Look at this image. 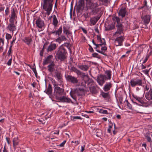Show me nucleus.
Masks as SVG:
<instances>
[{"instance_id":"1","label":"nucleus","mask_w":152,"mask_h":152,"mask_svg":"<svg viewBox=\"0 0 152 152\" xmlns=\"http://www.w3.org/2000/svg\"><path fill=\"white\" fill-rule=\"evenodd\" d=\"M53 0H43L42 6L43 9L46 11V14L49 15L50 13L53 6Z\"/></svg>"},{"instance_id":"2","label":"nucleus","mask_w":152,"mask_h":152,"mask_svg":"<svg viewBox=\"0 0 152 152\" xmlns=\"http://www.w3.org/2000/svg\"><path fill=\"white\" fill-rule=\"evenodd\" d=\"M66 53V50L62 46L59 47L55 56L56 60L64 61L66 58L65 55Z\"/></svg>"},{"instance_id":"3","label":"nucleus","mask_w":152,"mask_h":152,"mask_svg":"<svg viewBox=\"0 0 152 152\" xmlns=\"http://www.w3.org/2000/svg\"><path fill=\"white\" fill-rule=\"evenodd\" d=\"M132 96L133 97L132 101L134 104L141 106H144L147 104L146 102H145L144 98L142 97H140L134 94H133Z\"/></svg>"},{"instance_id":"4","label":"nucleus","mask_w":152,"mask_h":152,"mask_svg":"<svg viewBox=\"0 0 152 152\" xmlns=\"http://www.w3.org/2000/svg\"><path fill=\"white\" fill-rule=\"evenodd\" d=\"M84 89L83 88H77L70 92V94L71 96L73 99H76L75 97L73 96L77 95L78 96H82L84 94Z\"/></svg>"},{"instance_id":"5","label":"nucleus","mask_w":152,"mask_h":152,"mask_svg":"<svg viewBox=\"0 0 152 152\" xmlns=\"http://www.w3.org/2000/svg\"><path fill=\"white\" fill-rule=\"evenodd\" d=\"M54 94L57 99H59L60 97L64 94V89L58 86H56L54 89Z\"/></svg>"},{"instance_id":"6","label":"nucleus","mask_w":152,"mask_h":152,"mask_svg":"<svg viewBox=\"0 0 152 152\" xmlns=\"http://www.w3.org/2000/svg\"><path fill=\"white\" fill-rule=\"evenodd\" d=\"M98 7L99 5L97 2L92 3L90 6V9L91 10L90 13L92 15L97 14L101 9Z\"/></svg>"},{"instance_id":"7","label":"nucleus","mask_w":152,"mask_h":152,"mask_svg":"<svg viewBox=\"0 0 152 152\" xmlns=\"http://www.w3.org/2000/svg\"><path fill=\"white\" fill-rule=\"evenodd\" d=\"M142 84V80L140 79L133 78L132 79L129 85L133 87L137 86H141Z\"/></svg>"},{"instance_id":"8","label":"nucleus","mask_w":152,"mask_h":152,"mask_svg":"<svg viewBox=\"0 0 152 152\" xmlns=\"http://www.w3.org/2000/svg\"><path fill=\"white\" fill-rule=\"evenodd\" d=\"M106 76L104 75L101 74L97 77L96 80L98 84L100 86H102L107 80Z\"/></svg>"},{"instance_id":"9","label":"nucleus","mask_w":152,"mask_h":152,"mask_svg":"<svg viewBox=\"0 0 152 152\" xmlns=\"http://www.w3.org/2000/svg\"><path fill=\"white\" fill-rule=\"evenodd\" d=\"M65 76L66 80L70 82L73 84L77 83L78 82L77 77H75L72 75H65Z\"/></svg>"},{"instance_id":"10","label":"nucleus","mask_w":152,"mask_h":152,"mask_svg":"<svg viewBox=\"0 0 152 152\" xmlns=\"http://www.w3.org/2000/svg\"><path fill=\"white\" fill-rule=\"evenodd\" d=\"M124 39V37L123 36L117 37L115 39L114 43L115 45L116 46L122 45Z\"/></svg>"},{"instance_id":"11","label":"nucleus","mask_w":152,"mask_h":152,"mask_svg":"<svg viewBox=\"0 0 152 152\" xmlns=\"http://www.w3.org/2000/svg\"><path fill=\"white\" fill-rule=\"evenodd\" d=\"M85 6L84 0H79L77 7V10L79 12L83 10Z\"/></svg>"},{"instance_id":"12","label":"nucleus","mask_w":152,"mask_h":152,"mask_svg":"<svg viewBox=\"0 0 152 152\" xmlns=\"http://www.w3.org/2000/svg\"><path fill=\"white\" fill-rule=\"evenodd\" d=\"M10 23L8 24L7 27V28L10 31H12V34H13L14 31L16 30V27L14 23L13 20H12V21L11 20H10Z\"/></svg>"},{"instance_id":"13","label":"nucleus","mask_w":152,"mask_h":152,"mask_svg":"<svg viewBox=\"0 0 152 152\" xmlns=\"http://www.w3.org/2000/svg\"><path fill=\"white\" fill-rule=\"evenodd\" d=\"M36 24L37 26L40 28H42L45 25L44 21L40 18H38L36 20Z\"/></svg>"},{"instance_id":"14","label":"nucleus","mask_w":152,"mask_h":152,"mask_svg":"<svg viewBox=\"0 0 152 152\" xmlns=\"http://www.w3.org/2000/svg\"><path fill=\"white\" fill-rule=\"evenodd\" d=\"M116 27H117V31L115 33V35L118 34L117 36H118L123 32V28L121 23H118Z\"/></svg>"},{"instance_id":"15","label":"nucleus","mask_w":152,"mask_h":152,"mask_svg":"<svg viewBox=\"0 0 152 152\" xmlns=\"http://www.w3.org/2000/svg\"><path fill=\"white\" fill-rule=\"evenodd\" d=\"M55 65L54 61H52L48 66V70L50 73H53L56 70L55 69Z\"/></svg>"},{"instance_id":"16","label":"nucleus","mask_w":152,"mask_h":152,"mask_svg":"<svg viewBox=\"0 0 152 152\" xmlns=\"http://www.w3.org/2000/svg\"><path fill=\"white\" fill-rule=\"evenodd\" d=\"M53 57V56L51 55H50L48 56L44 59L42 63L43 64L45 65L47 64L48 63H51L52 61Z\"/></svg>"},{"instance_id":"17","label":"nucleus","mask_w":152,"mask_h":152,"mask_svg":"<svg viewBox=\"0 0 152 152\" xmlns=\"http://www.w3.org/2000/svg\"><path fill=\"white\" fill-rule=\"evenodd\" d=\"M54 73L55 74L54 77L57 78V80L61 81L62 75L61 72L56 69Z\"/></svg>"},{"instance_id":"18","label":"nucleus","mask_w":152,"mask_h":152,"mask_svg":"<svg viewBox=\"0 0 152 152\" xmlns=\"http://www.w3.org/2000/svg\"><path fill=\"white\" fill-rule=\"evenodd\" d=\"M113 84L111 82L106 83L104 87L103 88V90L104 91L107 92L109 91L112 87Z\"/></svg>"},{"instance_id":"19","label":"nucleus","mask_w":152,"mask_h":152,"mask_svg":"<svg viewBox=\"0 0 152 152\" xmlns=\"http://www.w3.org/2000/svg\"><path fill=\"white\" fill-rule=\"evenodd\" d=\"M58 99H59L62 102L69 103L71 102H72L70 98L64 96L60 97Z\"/></svg>"},{"instance_id":"20","label":"nucleus","mask_w":152,"mask_h":152,"mask_svg":"<svg viewBox=\"0 0 152 152\" xmlns=\"http://www.w3.org/2000/svg\"><path fill=\"white\" fill-rule=\"evenodd\" d=\"M143 20H144V22L145 24H148L150 20L151 16L149 15H146L143 17H141Z\"/></svg>"},{"instance_id":"21","label":"nucleus","mask_w":152,"mask_h":152,"mask_svg":"<svg viewBox=\"0 0 152 152\" xmlns=\"http://www.w3.org/2000/svg\"><path fill=\"white\" fill-rule=\"evenodd\" d=\"M145 97L148 100L152 99V89L150 88L149 91L145 95Z\"/></svg>"},{"instance_id":"22","label":"nucleus","mask_w":152,"mask_h":152,"mask_svg":"<svg viewBox=\"0 0 152 152\" xmlns=\"http://www.w3.org/2000/svg\"><path fill=\"white\" fill-rule=\"evenodd\" d=\"M100 18V17H94L91 18L90 19V22L91 24L93 25H95L97 22Z\"/></svg>"},{"instance_id":"23","label":"nucleus","mask_w":152,"mask_h":152,"mask_svg":"<svg viewBox=\"0 0 152 152\" xmlns=\"http://www.w3.org/2000/svg\"><path fill=\"white\" fill-rule=\"evenodd\" d=\"M56 47V44L54 43L51 44L49 46L47 49V51L48 52H50L53 50H55Z\"/></svg>"},{"instance_id":"24","label":"nucleus","mask_w":152,"mask_h":152,"mask_svg":"<svg viewBox=\"0 0 152 152\" xmlns=\"http://www.w3.org/2000/svg\"><path fill=\"white\" fill-rule=\"evenodd\" d=\"M13 142V147L15 149L16 148V146L19 144V140L18 137H14L12 140Z\"/></svg>"},{"instance_id":"25","label":"nucleus","mask_w":152,"mask_h":152,"mask_svg":"<svg viewBox=\"0 0 152 152\" xmlns=\"http://www.w3.org/2000/svg\"><path fill=\"white\" fill-rule=\"evenodd\" d=\"M78 67L80 69L84 71H87L89 68L88 66L86 65H79Z\"/></svg>"},{"instance_id":"26","label":"nucleus","mask_w":152,"mask_h":152,"mask_svg":"<svg viewBox=\"0 0 152 152\" xmlns=\"http://www.w3.org/2000/svg\"><path fill=\"white\" fill-rule=\"evenodd\" d=\"M111 71L110 70H106L105 72V75L106 76V79L107 80H110L111 77Z\"/></svg>"},{"instance_id":"27","label":"nucleus","mask_w":152,"mask_h":152,"mask_svg":"<svg viewBox=\"0 0 152 152\" xmlns=\"http://www.w3.org/2000/svg\"><path fill=\"white\" fill-rule=\"evenodd\" d=\"M52 91V89L51 87V86L50 84H49L48 86L47 89L44 92L50 95L51 94Z\"/></svg>"},{"instance_id":"28","label":"nucleus","mask_w":152,"mask_h":152,"mask_svg":"<svg viewBox=\"0 0 152 152\" xmlns=\"http://www.w3.org/2000/svg\"><path fill=\"white\" fill-rule=\"evenodd\" d=\"M66 40V39L65 37L62 35L56 39V40L57 42L60 43L62 41Z\"/></svg>"},{"instance_id":"29","label":"nucleus","mask_w":152,"mask_h":152,"mask_svg":"<svg viewBox=\"0 0 152 152\" xmlns=\"http://www.w3.org/2000/svg\"><path fill=\"white\" fill-rule=\"evenodd\" d=\"M126 12V11L125 8L121 9L119 12V15L123 18L125 16Z\"/></svg>"},{"instance_id":"30","label":"nucleus","mask_w":152,"mask_h":152,"mask_svg":"<svg viewBox=\"0 0 152 152\" xmlns=\"http://www.w3.org/2000/svg\"><path fill=\"white\" fill-rule=\"evenodd\" d=\"M53 18L52 24L55 27H56L58 23V21L55 15H53Z\"/></svg>"},{"instance_id":"31","label":"nucleus","mask_w":152,"mask_h":152,"mask_svg":"<svg viewBox=\"0 0 152 152\" xmlns=\"http://www.w3.org/2000/svg\"><path fill=\"white\" fill-rule=\"evenodd\" d=\"M24 42L28 45H29L32 41L31 38L29 37H26L23 39Z\"/></svg>"},{"instance_id":"32","label":"nucleus","mask_w":152,"mask_h":152,"mask_svg":"<svg viewBox=\"0 0 152 152\" xmlns=\"http://www.w3.org/2000/svg\"><path fill=\"white\" fill-rule=\"evenodd\" d=\"M115 28L114 25L112 23L109 25L107 26L106 27L105 30L106 31H110L111 30Z\"/></svg>"},{"instance_id":"33","label":"nucleus","mask_w":152,"mask_h":152,"mask_svg":"<svg viewBox=\"0 0 152 152\" xmlns=\"http://www.w3.org/2000/svg\"><path fill=\"white\" fill-rule=\"evenodd\" d=\"M15 9L13 8L11 10V17L10 18V20L11 19H12L13 20L15 18Z\"/></svg>"},{"instance_id":"34","label":"nucleus","mask_w":152,"mask_h":152,"mask_svg":"<svg viewBox=\"0 0 152 152\" xmlns=\"http://www.w3.org/2000/svg\"><path fill=\"white\" fill-rule=\"evenodd\" d=\"M46 120L47 118L46 117H44V118H40L37 119L38 121L40 122V123H41L43 124H45L46 122L45 121Z\"/></svg>"},{"instance_id":"35","label":"nucleus","mask_w":152,"mask_h":152,"mask_svg":"<svg viewBox=\"0 0 152 152\" xmlns=\"http://www.w3.org/2000/svg\"><path fill=\"white\" fill-rule=\"evenodd\" d=\"M62 27L61 26L57 31H56V35H60L62 33Z\"/></svg>"},{"instance_id":"36","label":"nucleus","mask_w":152,"mask_h":152,"mask_svg":"<svg viewBox=\"0 0 152 152\" xmlns=\"http://www.w3.org/2000/svg\"><path fill=\"white\" fill-rule=\"evenodd\" d=\"M89 89L90 91L93 93H95L96 92V88L94 86L89 87Z\"/></svg>"},{"instance_id":"37","label":"nucleus","mask_w":152,"mask_h":152,"mask_svg":"<svg viewBox=\"0 0 152 152\" xmlns=\"http://www.w3.org/2000/svg\"><path fill=\"white\" fill-rule=\"evenodd\" d=\"M94 45L96 46V47L94 48L95 49H96V51L98 52H99V53H101L104 55V52H103V51H100L99 50L96 49L97 48H99V46L98 44H96Z\"/></svg>"},{"instance_id":"38","label":"nucleus","mask_w":152,"mask_h":152,"mask_svg":"<svg viewBox=\"0 0 152 152\" xmlns=\"http://www.w3.org/2000/svg\"><path fill=\"white\" fill-rule=\"evenodd\" d=\"M112 19L114 22H116L117 23V24L118 23H120V19L118 17L116 16H114L112 18Z\"/></svg>"},{"instance_id":"39","label":"nucleus","mask_w":152,"mask_h":152,"mask_svg":"<svg viewBox=\"0 0 152 152\" xmlns=\"http://www.w3.org/2000/svg\"><path fill=\"white\" fill-rule=\"evenodd\" d=\"M83 82H85L86 84H87V85H88L90 83H93V81L92 80H89L88 81H86L85 80H83L82 83H83Z\"/></svg>"},{"instance_id":"40","label":"nucleus","mask_w":152,"mask_h":152,"mask_svg":"<svg viewBox=\"0 0 152 152\" xmlns=\"http://www.w3.org/2000/svg\"><path fill=\"white\" fill-rule=\"evenodd\" d=\"M97 40H98V42L102 43L103 42V39H102L100 37L99 35H97Z\"/></svg>"},{"instance_id":"41","label":"nucleus","mask_w":152,"mask_h":152,"mask_svg":"<svg viewBox=\"0 0 152 152\" xmlns=\"http://www.w3.org/2000/svg\"><path fill=\"white\" fill-rule=\"evenodd\" d=\"M99 113L102 114H107L108 113L107 111V110H104L102 109L99 110Z\"/></svg>"},{"instance_id":"42","label":"nucleus","mask_w":152,"mask_h":152,"mask_svg":"<svg viewBox=\"0 0 152 152\" xmlns=\"http://www.w3.org/2000/svg\"><path fill=\"white\" fill-rule=\"evenodd\" d=\"M12 36L10 34L7 33L6 35V39H10L12 38Z\"/></svg>"},{"instance_id":"43","label":"nucleus","mask_w":152,"mask_h":152,"mask_svg":"<svg viewBox=\"0 0 152 152\" xmlns=\"http://www.w3.org/2000/svg\"><path fill=\"white\" fill-rule=\"evenodd\" d=\"M108 95L109 94L108 93H105L104 92H103L102 94V96L104 98L107 97L108 96Z\"/></svg>"},{"instance_id":"44","label":"nucleus","mask_w":152,"mask_h":152,"mask_svg":"<svg viewBox=\"0 0 152 152\" xmlns=\"http://www.w3.org/2000/svg\"><path fill=\"white\" fill-rule=\"evenodd\" d=\"M86 3L89 5L91 4L92 3H94V0H86Z\"/></svg>"},{"instance_id":"45","label":"nucleus","mask_w":152,"mask_h":152,"mask_svg":"<svg viewBox=\"0 0 152 152\" xmlns=\"http://www.w3.org/2000/svg\"><path fill=\"white\" fill-rule=\"evenodd\" d=\"M31 69L32 70L33 72L34 73L35 76L36 77H37V74L36 71V70L35 68H31Z\"/></svg>"},{"instance_id":"46","label":"nucleus","mask_w":152,"mask_h":152,"mask_svg":"<svg viewBox=\"0 0 152 152\" xmlns=\"http://www.w3.org/2000/svg\"><path fill=\"white\" fill-rule=\"evenodd\" d=\"M63 32H64V33L65 34L67 32V31H68L69 30V29L67 28L65 26L63 27Z\"/></svg>"},{"instance_id":"47","label":"nucleus","mask_w":152,"mask_h":152,"mask_svg":"<svg viewBox=\"0 0 152 152\" xmlns=\"http://www.w3.org/2000/svg\"><path fill=\"white\" fill-rule=\"evenodd\" d=\"M103 42L102 43H100V44H98L99 45V46H102L103 45H106V42L104 38L103 39Z\"/></svg>"},{"instance_id":"48","label":"nucleus","mask_w":152,"mask_h":152,"mask_svg":"<svg viewBox=\"0 0 152 152\" xmlns=\"http://www.w3.org/2000/svg\"><path fill=\"white\" fill-rule=\"evenodd\" d=\"M149 56H148V55H146V57H145V59H144V60L143 61V62L142 63L143 64L145 63L148 60V59L149 58Z\"/></svg>"},{"instance_id":"49","label":"nucleus","mask_w":152,"mask_h":152,"mask_svg":"<svg viewBox=\"0 0 152 152\" xmlns=\"http://www.w3.org/2000/svg\"><path fill=\"white\" fill-rule=\"evenodd\" d=\"M71 70L72 71L76 72L77 71V69L75 67H72L71 68Z\"/></svg>"},{"instance_id":"50","label":"nucleus","mask_w":152,"mask_h":152,"mask_svg":"<svg viewBox=\"0 0 152 152\" xmlns=\"http://www.w3.org/2000/svg\"><path fill=\"white\" fill-rule=\"evenodd\" d=\"M126 101L127 103V106L129 107V108H131L132 107L131 105L129 102L127 100H126Z\"/></svg>"},{"instance_id":"51","label":"nucleus","mask_w":152,"mask_h":152,"mask_svg":"<svg viewBox=\"0 0 152 152\" xmlns=\"http://www.w3.org/2000/svg\"><path fill=\"white\" fill-rule=\"evenodd\" d=\"M113 125L111 126H109L108 129H107V132L109 133H111V129L112 128Z\"/></svg>"},{"instance_id":"52","label":"nucleus","mask_w":152,"mask_h":152,"mask_svg":"<svg viewBox=\"0 0 152 152\" xmlns=\"http://www.w3.org/2000/svg\"><path fill=\"white\" fill-rule=\"evenodd\" d=\"M12 58H10L8 62L7 63V64L8 66H10L11 65V63H12Z\"/></svg>"},{"instance_id":"53","label":"nucleus","mask_w":152,"mask_h":152,"mask_svg":"<svg viewBox=\"0 0 152 152\" xmlns=\"http://www.w3.org/2000/svg\"><path fill=\"white\" fill-rule=\"evenodd\" d=\"M92 56L94 57L98 58V54L96 53H94L92 54Z\"/></svg>"},{"instance_id":"54","label":"nucleus","mask_w":152,"mask_h":152,"mask_svg":"<svg viewBox=\"0 0 152 152\" xmlns=\"http://www.w3.org/2000/svg\"><path fill=\"white\" fill-rule=\"evenodd\" d=\"M89 50L91 52H93L94 51V50L92 48V47L90 45H89Z\"/></svg>"},{"instance_id":"55","label":"nucleus","mask_w":152,"mask_h":152,"mask_svg":"<svg viewBox=\"0 0 152 152\" xmlns=\"http://www.w3.org/2000/svg\"><path fill=\"white\" fill-rule=\"evenodd\" d=\"M81 75L82 77L84 78L85 77H86L87 78V79H88V77H87L86 75H85V74L84 73L81 72V75Z\"/></svg>"},{"instance_id":"56","label":"nucleus","mask_w":152,"mask_h":152,"mask_svg":"<svg viewBox=\"0 0 152 152\" xmlns=\"http://www.w3.org/2000/svg\"><path fill=\"white\" fill-rule=\"evenodd\" d=\"M80 117L79 116H73L72 117V120H74L75 119H80Z\"/></svg>"},{"instance_id":"57","label":"nucleus","mask_w":152,"mask_h":152,"mask_svg":"<svg viewBox=\"0 0 152 152\" xmlns=\"http://www.w3.org/2000/svg\"><path fill=\"white\" fill-rule=\"evenodd\" d=\"M102 51H105L107 50V47L106 46L102 47L101 49Z\"/></svg>"},{"instance_id":"58","label":"nucleus","mask_w":152,"mask_h":152,"mask_svg":"<svg viewBox=\"0 0 152 152\" xmlns=\"http://www.w3.org/2000/svg\"><path fill=\"white\" fill-rule=\"evenodd\" d=\"M75 73H77V75H81V72L78 69H77L76 71V72Z\"/></svg>"},{"instance_id":"59","label":"nucleus","mask_w":152,"mask_h":152,"mask_svg":"<svg viewBox=\"0 0 152 152\" xmlns=\"http://www.w3.org/2000/svg\"><path fill=\"white\" fill-rule=\"evenodd\" d=\"M66 142V141L64 140V141L62 143H61L60 145L59 146L60 147H63L64 146V145L65 144Z\"/></svg>"},{"instance_id":"60","label":"nucleus","mask_w":152,"mask_h":152,"mask_svg":"<svg viewBox=\"0 0 152 152\" xmlns=\"http://www.w3.org/2000/svg\"><path fill=\"white\" fill-rule=\"evenodd\" d=\"M147 141L149 142H150L151 141V138L149 137H147Z\"/></svg>"},{"instance_id":"61","label":"nucleus","mask_w":152,"mask_h":152,"mask_svg":"<svg viewBox=\"0 0 152 152\" xmlns=\"http://www.w3.org/2000/svg\"><path fill=\"white\" fill-rule=\"evenodd\" d=\"M85 147V146L84 145L83 146H82L81 148V152H83V151L84 150Z\"/></svg>"},{"instance_id":"62","label":"nucleus","mask_w":152,"mask_h":152,"mask_svg":"<svg viewBox=\"0 0 152 152\" xmlns=\"http://www.w3.org/2000/svg\"><path fill=\"white\" fill-rule=\"evenodd\" d=\"M82 29L83 31V32L85 34H87V31L84 28H82Z\"/></svg>"},{"instance_id":"63","label":"nucleus","mask_w":152,"mask_h":152,"mask_svg":"<svg viewBox=\"0 0 152 152\" xmlns=\"http://www.w3.org/2000/svg\"><path fill=\"white\" fill-rule=\"evenodd\" d=\"M3 152H8L5 146H4V149L3 150Z\"/></svg>"},{"instance_id":"64","label":"nucleus","mask_w":152,"mask_h":152,"mask_svg":"<svg viewBox=\"0 0 152 152\" xmlns=\"http://www.w3.org/2000/svg\"><path fill=\"white\" fill-rule=\"evenodd\" d=\"M5 13L6 15H8L9 13V9L7 7L5 10Z\"/></svg>"}]
</instances>
